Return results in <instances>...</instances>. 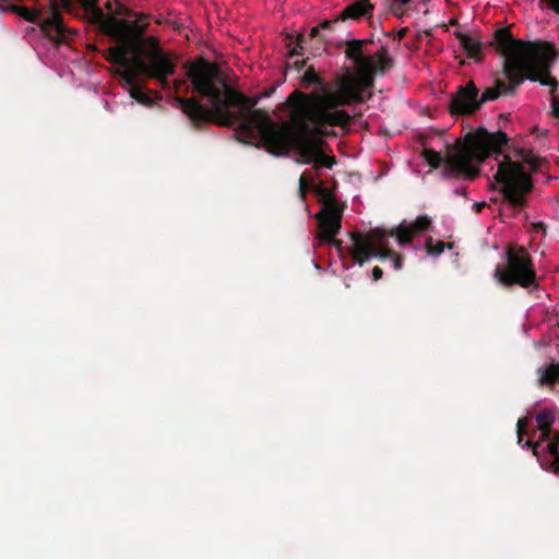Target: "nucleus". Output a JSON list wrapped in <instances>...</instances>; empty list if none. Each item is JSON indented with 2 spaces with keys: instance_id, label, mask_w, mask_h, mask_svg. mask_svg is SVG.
<instances>
[{
  "instance_id": "obj_1",
  "label": "nucleus",
  "mask_w": 559,
  "mask_h": 559,
  "mask_svg": "<svg viewBox=\"0 0 559 559\" xmlns=\"http://www.w3.org/2000/svg\"><path fill=\"white\" fill-rule=\"evenodd\" d=\"M186 76L191 83L193 93L206 97L211 108H206L195 97H176L175 100L182 112L189 118L194 127L213 121L217 126L234 127L250 141L259 140V128L252 127L249 131L245 127V120L260 99L271 96L275 87H271L262 94L248 97L229 86L226 76L214 62L203 57L185 63Z\"/></svg>"
},
{
  "instance_id": "obj_2",
  "label": "nucleus",
  "mask_w": 559,
  "mask_h": 559,
  "mask_svg": "<svg viewBox=\"0 0 559 559\" xmlns=\"http://www.w3.org/2000/svg\"><path fill=\"white\" fill-rule=\"evenodd\" d=\"M370 39H349L346 41L345 57L353 61L356 67L357 78L350 73L337 75L333 87H324L322 93H305L299 90L292 92L287 98L304 109L316 115L319 121L330 127H347L350 123V116L340 107L354 103H361V87H372L374 76L383 75L390 70L394 60L389 55L385 46L373 55H366L364 47L370 44Z\"/></svg>"
},
{
  "instance_id": "obj_3",
  "label": "nucleus",
  "mask_w": 559,
  "mask_h": 559,
  "mask_svg": "<svg viewBox=\"0 0 559 559\" xmlns=\"http://www.w3.org/2000/svg\"><path fill=\"white\" fill-rule=\"evenodd\" d=\"M489 45L503 56V78H496L495 85L478 95L479 107L499 96H512L516 88L527 79L551 86V102L556 97L558 81L550 74V68L558 57V51L548 41H524L515 39L508 27L495 31Z\"/></svg>"
},
{
  "instance_id": "obj_4",
  "label": "nucleus",
  "mask_w": 559,
  "mask_h": 559,
  "mask_svg": "<svg viewBox=\"0 0 559 559\" xmlns=\"http://www.w3.org/2000/svg\"><path fill=\"white\" fill-rule=\"evenodd\" d=\"M284 106L289 109L294 132L286 122L277 123L265 110L251 111L245 120L246 129L259 128V141L273 155H287L292 150L299 156V163H316L320 146L324 143L319 135L325 134L328 123L319 121L316 115L286 98Z\"/></svg>"
},
{
  "instance_id": "obj_5",
  "label": "nucleus",
  "mask_w": 559,
  "mask_h": 559,
  "mask_svg": "<svg viewBox=\"0 0 559 559\" xmlns=\"http://www.w3.org/2000/svg\"><path fill=\"white\" fill-rule=\"evenodd\" d=\"M508 141L506 132L490 133L480 127L453 144H448L444 156L433 148H425L421 156L432 169L443 166L444 179H475L479 175L478 166L491 154H495L498 160Z\"/></svg>"
},
{
  "instance_id": "obj_6",
  "label": "nucleus",
  "mask_w": 559,
  "mask_h": 559,
  "mask_svg": "<svg viewBox=\"0 0 559 559\" xmlns=\"http://www.w3.org/2000/svg\"><path fill=\"white\" fill-rule=\"evenodd\" d=\"M133 17L135 21L108 16L100 32L115 41L127 44L142 53L145 60H136L140 71L144 72L147 78L154 79L160 88H166L169 85L167 76L174 75L176 72V60L162 49L156 37L144 36L148 27L146 22L148 15L135 12Z\"/></svg>"
},
{
  "instance_id": "obj_7",
  "label": "nucleus",
  "mask_w": 559,
  "mask_h": 559,
  "mask_svg": "<svg viewBox=\"0 0 559 559\" xmlns=\"http://www.w3.org/2000/svg\"><path fill=\"white\" fill-rule=\"evenodd\" d=\"M518 156L522 162H513L508 155H503V159L498 163V170L493 178L497 183L501 185L500 192L503 194V199L513 207L521 209L525 205V195L533 188L532 177L523 164L528 165L532 171H537L543 159L525 150H521Z\"/></svg>"
},
{
  "instance_id": "obj_8",
  "label": "nucleus",
  "mask_w": 559,
  "mask_h": 559,
  "mask_svg": "<svg viewBox=\"0 0 559 559\" xmlns=\"http://www.w3.org/2000/svg\"><path fill=\"white\" fill-rule=\"evenodd\" d=\"M493 276L504 287L518 285L528 292L539 288L532 257L522 246L507 248L506 263L496 266Z\"/></svg>"
},
{
  "instance_id": "obj_9",
  "label": "nucleus",
  "mask_w": 559,
  "mask_h": 559,
  "mask_svg": "<svg viewBox=\"0 0 559 559\" xmlns=\"http://www.w3.org/2000/svg\"><path fill=\"white\" fill-rule=\"evenodd\" d=\"M537 429L534 435L538 432L537 440L533 442L527 440L525 447L532 448L533 454L539 460L542 455L549 454L552 457L551 468L552 472L559 473V457L557 455V448L559 447V431L552 430L551 426L556 420L555 411L550 408H543L535 415Z\"/></svg>"
},
{
  "instance_id": "obj_10",
  "label": "nucleus",
  "mask_w": 559,
  "mask_h": 559,
  "mask_svg": "<svg viewBox=\"0 0 559 559\" xmlns=\"http://www.w3.org/2000/svg\"><path fill=\"white\" fill-rule=\"evenodd\" d=\"M389 238L384 237L381 240L371 239L370 233L364 236L360 233L352 235L353 247L350 255L353 260L360 266L368 261L371 257H377L380 260L391 259L393 267L399 271L403 265V258L401 254L389 248Z\"/></svg>"
},
{
  "instance_id": "obj_11",
  "label": "nucleus",
  "mask_w": 559,
  "mask_h": 559,
  "mask_svg": "<svg viewBox=\"0 0 559 559\" xmlns=\"http://www.w3.org/2000/svg\"><path fill=\"white\" fill-rule=\"evenodd\" d=\"M343 207L337 204L334 198L330 197L322 210L316 214L319 225L317 239L320 243H331L337 250H342V241L335 239L342 227Z\"/></svg>"
},
{
  "instance_id": "obj_12",
  "label": "nucleus",
  "mask_w": 559,
  "mask_h": 559,
  "mask_svg": "<svg viewBox=\"0 0 559 559\" xmlns=\"http://www.w3.org/2000/svg\"><path fill=\"white\" fill-rule=\"evenodd\" d=\"M432 221L427 215L418 216L413 223L407 224L403 221L397 227L393 229L373 228L370 230L371 239L381 240L384 237H395L397 243L404 247L413 241V238L423 231L431 228Z\"/></svg>"
},
{
  "instance_id": "obj_13",
  "label": "nucleus",
  "mask_w": 559,
  "mask_h": 559,
  "mask_svg": "<svg viewBox=\"0 0 559 559\" xmlns=\"http://www.w3.org/2000/svg\"><path fill=\"white\" fill-rule=\"evenodd\" d=\"M479 109L478 88L473 81L457 87L451 95L449 112L452 116L472 115Z\"/></svg>"
},
{
  "instance_id": "obj_14",
  "label": "nucleus",
  "mask_w": 559,
  "mask_h": 559,
  "mask_svg": "<svg viewBox=\"0 0 559 559\" xmlns=\"http://www.w3.org/2000/svg\"><path fill=\"white\" fill-rule=\"evenodd\" d=\"M321 31L322 29L320 25H317L309 31L308 36H306L305 33H298L297 36L286 34L285 45L289 49L288 56L290 58L296 56H302L305 44H307L308 40H316V43L318 44L316 49L319 50L322 45H325L328 43L324 35L321 34Z\"/></svg>"
},
{
  "instance_id": "obj_15",
  "label": "nucleus",
  "mask_w": 559,
  "mask_h": 559,
  "mask_svg": "<svg viewBox=\"0 0 559 559\" xmlns=\"http://www.w3.org/2000/svg\"><path fill=\"white\" fill-rule=\"evenodd\" d=\"M138 59H144V56L138 50L127 44L118 43L117 46L110 47L108 50V57L107 60L112 63L117 64L120 68H128L135 66L138 71H140V68L136 64Z\"/></svg>"
},
{
  "instance_id": "obj_16",
  "label": "nucleus",
  "mask_w": 559,
  "mask_h": 559,
  "mask_svg": "<svg viewBox=\"0 0 559 559\" xmlns=\"http://www.w3.org/2000/svg\"><path fill=\"white\" fill-rule=\"evenodd\" d=\"M373 10L374 5L370 0H356L341 11L336 16V21H359L364 16H371Z\"/></svg>"
},
{
  "instance_id": "obj_17",
  "label": "nucleus",
  "mask_w": 559,
  "mask_h": 559,
  "mask_svg": "<svg viewBox=\"0 0 559 559\" xmlns=\"http://www.w3.org/2000/svg\"><path fill=\"white\" fill-rule=\"evenodd\" d=\"M11 9L25 21L38 24L41 32L48 37V32L44 28V22L48 20V12L46 5H39V3L36 2L35 8L11 5Z\"/></svg>"
},
{
  "instance_id": "obj_18",
  "label": "nucleus",
  "mask_w": 559,
  "mask_h": 559,
  "mask_svg": "<svg viewBox=\"0 0 559 559\" xmlns=\"http://www.w3.org/2000/svg\"><path fill=\"white\" fill-rule=\"evenodd\" d=\"M99 0H80L82 8L87 14L91 23L98 26L102 31L108 16L105 15L103 9L98 5Z\"/></svg>"
},
{
  "instance_id": "obj_19",
  "label": "nucleus",
  "mask_w": 559,
  "mask_h": 559,
  "mask_svg": "<svg viewBox=\"0 0 559 559\" xmlns=\"http://www.w3.org/2000/svg\"><path fill=\"white\" fill-rule=\"evenodd\" d=\"M455 37L460 40L462 48L467 53V57L475 60H480L481 43L472 36L462 32H455Z\"/></svg>"
},
{
  "instance_id": "obj_20",
  "label": "nucleus",
  "mask_w": 559,
  "mask_h": 559,
  "mask_svg": "<svg viewBox=\"0 0 559 559\" xmlns=\"http://www.w3.org/2000/svg\"><path fill=\"white\" fill-rule=\"evenodd\" d=\"M538 372L540 385L554 388L559 384V362H551L546 368L539 369Z\"/></svg>"
},
{
  "instance_id": "obj_21",
  "label": "nucleus",
  "mask_w": 559,
  "mask_h": 559,
  "mask_svg": "<svg viewBox=\"0 0 559 559\" xmlns=\"http://www.w3.org/2000/svg\"><path fill=\"white\" fill-rule=\"evenodd\" d=\"M117 74L121 78L122 85L124 87H128V90L132 88V86H135L138 84L136 76L139 74H143V75L147 76L144 72L138 71L135 66L128 67V68H121L120 70L117 71Z\"/></svg>"
},
{
  "instance_id": "obj_22",
  "label": "nucleus",
  "mask_w": 559,
  "mask_h": 559,
  "mask_svg": "<svg viewBox=\"0 0 559 559\" xmlns=\"http://www.w3.org/2000/svg\"><path fill=\"white\" fill-rule=\"evenodd\" d=\"M301 85L305 88H309L311 85H319L321 87V93L323 92L324 87H329L319 76L312 66L308 67L301 76Z\"/></svg>"
},
{
  "instance_id": "obj_23",
  "label": "nucleus",
  "mask_w": 559,
  "mask_h": 559,
  "mask_svg": "<svg viewBox=\"0 0 559 559\" xmlns=\"http://www.w3.org/2000/svg\"><path fill=\"white\" fill-rule=\"evenodd\" d=\"M445 247H448L449 249H452L453 245L445 243L442 240L433 241L432 237H428L425 241V250H426L427 254L432 255V257L440 255L444 251Z\"/></svg>"
},
{
  "instance_id": "obj_24",
  "label": "nucleus",
  "mask_w": 559,
  "mask_h": 559,
  "mask_svg": "<svg viewBox=\"0 0 559 559\" xmlns=\"http://www.w3.org/2000/svg\"><path fill=\"white\" fill-rule=\"evenodd\" d=\"M319 174L312 175L309 170L304 171L299 178V190L298 193L302 200H305L307 192L314 186V179Z\"/></svg>"
},
{
  "instance_id": "obj_25",
  "label": "nucleus",
  "mask_w": 559,
  "mask_h": 559,
  "mask_svg": "<svg viewBox=\"0 0 559 559\" xmlns=\"http://www.w3.org/2000/svg\"><path fill=\"white\" fill-rule=\"evenodd\" d=\"M129 94L131 98L135 99L138 103L150 106L153 100L152 98L144 92L143 87L139 84L135 86H132V88H129Z\"/></svg>"
},
{
  "instance_id": "obj_26",
  "label": "nucleus",
  "mask_w": 559,
  "mask_h": 559,
  "mask_svg": "<svg viewBox=\"0 0 559 559\" xmlns=\"http://www.w3.org/2000/svg\"><path fill=\"white\" fill-rule=\"evenodd\" d=\"M335 164L336 158L334 156L325 155L322 151V147L320 146V150L318 152V158L316 159L313 168L316 170L320 169L321 167L331 169Z\"/></svg>"
},
{
  "instance_id": "obj_27",
  "label": "nucleus",
  "mask_w": 559,
  "mask_h": 559,
  "mask_svg": "<svg viewBox=\"0 0 559 559\" xmlns=\"http://www.w3.org/2000/svg\"><path fill=\"white\" fill-rule=\"evenodd\" d=\"M530 418L528 417H522L516 423V433H518V443H521L523 440V437L527 435V427H528Z\"/></svg>"
},
{
  "instance_id": "obj_28",
  "label": "nucleus",
  "mask_w": 559,
  "mask_h": 559,
  "mask_svg": "<svg viewBox=\"0 0 559 559\" xmlns=\"http://www.w3.org/2000/svg\"><path fill=\"white\" fill-rule=\"evenodd\" d=\"M133 15H135V12H133L131 9L127 8L122 3L117 2L116 8L114 10V14L111 16H115L117 19V16L131 17Z\"/></svg>"
},
{
  "instance_id": "obj_29",
  "label": "nucleus",
  "mask_w": 559,
  "mask_h": 559,
  "mask_svg": "<svg viewBox=\"0 0 559 559\" xmlns=\"http://www.w3.org/2000/svg\"><path fill=\"white\" fill-rule=\"evenodd\" d=\"M169 76L170 75H168L167 78H169ZM167 81H168L169 85H168V87H166L164 90L165 91L175 90L176 93H178L180 87L186 84V82L183 80H178V79L174 80L173 82L169 81V79H167Z\"/></svg>"
},
{
  "instance_id": "obj_30",
  "label": "nucleus",
  "mask_w": 559,
  "mask_h": 559,
  "mask_svg": "<svg viewBox=\"0 0 559 559\" xmlns=\"http://www.w3.org/2000/svg\"><path fill=\"white\" fill-rule=\"evenodd\" d=\"M340 21H336V17L334 20H325L323 22H321L319 25L321 27L322 31H333V26L338 23Z\"/></svg>"
},
{
  "instance_id": "obj_31",
  "label": "nucleus",
  "mask_w": 559,
  "mask_h": 559,
  "mask_svg": "<svg viewBox=\"0 0 559 559\" xmlns=\"http://www.w3.org/2000/svg\"><path fill=\"white\" fill-rule=\"evenodd\" d=\"M540 2L546 3L549 10L554 11L556 14H559V0H540Z\"/></svg>"
},
{
  "instance_id": "obj_32",
  "label": "nucleus",
  "mask_w": 559,
  "mask_h": 559,
  "mask_svg": "<svg viewBox=\"0 0 559 559\" xmlns=\"http://www.w3.org/2000/svg\"><path fill=\"white\" fill-rule=\"evenodd\" d=\"M404 7H405V5H401V7H400V5H399V3L394 2V3H392L391 9H392V11H393V13H394V15H395V16H397V17H402V16H404V14H405V9H404Z\"/></svg>"
},
{
  "instance_id": "obj_33",
  "label": "nucleus",
  "mask_w": 559,
  "mask_h": 559,
  "mask_svg": "<svg viewBox=\"0 0 559 559\" xmlns=\"http://www.w3.org/2000/svg\"><path fill=\"white\" fill-rule=\"evenodd\" d=\"M551 115L555 118L559 119V99L557 97H554V100H552Z\"/></svg>"
},
{
  "instance_id": "obj_34",
  "label": "nucleus",
  "mask_w": 559,
  "mask_h": 559,
  "mask_svg": "<svg viewBox=\"0 0 559 559\" xmlns=\"http://www.w3.org/2000/svg\"><path fill=\"white\" fill-rule=\"evenodd\" d=\"M372 276H373V280H374V281H378V280L382 278V276H383V271H382V269H381V267H379V266H374V267L372 269Z\"/></svg>"
},
{
  "instance_id": "obj_35",
  "label": "nucleus",
  "mask_w": 559,
  "mask_h": 559,
  "mask_svg": "<svg viewBox=\"0 0 559 559\" xmlns=\"http://www.w3.org/2000/svg\"><path fill=\"white\" fill-rule=\"evenodd\" d=\"M533 228L535 231H543V234L546 233V225L543 222L534 223Z\"/></svg>"
},
{
  "instance_id": "obj_36",
  "label": "nucleus",
  "mask_w": 559,
  "mask_h": 559,
  "mask_svg": "<svg viewBox=\"0 0 559 559\" xmlns=\"http://www.w3.org/2000/svg\"><path fill=\"white\" fill-rule=\"evenodd\" d=\"M307 59L294 61V66L297 70L302 69L306 66Z\"/></svg>"
},
{
  "instance_id": "obj_37",
  "label": "nucleus",
  "mask_w": 559,
  "mask_h": 559,
  "mask_svg": "<svg viewBox=\"0 0 559 559\" xmlns=\"http://www.w3.org/2000/svg\"><path fill=\"white\" fill-rule=\"evenodd\" d=\"M486 206V202H478L474 204V211L476 213H480L481 210Z\"/></svg>"
},
{
  "instance_id": "obj_38",
  "label": "nucleus",
  "mask_w": 559,
  "mask_h": 559,
  "mask_svg": "<svg viewBox=\"0 0 559 559\" xmlns=\"http://www.w3.org/2000/svg\"><path fill=\"white\" fill-rule=\"evenodd\" d=\"M105 9L110 13V15L114 14V7H112V2L110 0H108L106 3H105Z\"/></svg>"
},
{
  "instance_id": "obj_39",
  "label": "nucleus",
  "mask_w": 559,
  "mask_h": 559,
  "mask_svg": "<svg viewBox=\"0 0 559 559\" xmlns=\"http://www.w3.org/2000/svg\"><path fill=\"white\" fill-rule=\"evenodd\" d=\"M412 0H394V2L399 3V5H406L411 3Z\"/></svg>"
},
{
  "instance_id": "obj_40",
  "label": "nucleus",
  "mask_w": 559,
  "mask_h": 559,
  "mask_svg": "<svg viewBox=\"0 0 559 559\" xmlns=\"http://www.w3.org/2000/svg\"><path fill=\"white\" fill-rule=\"evenodd\" d=\"M407 33V28H402L399 31L397 35H399V38H403Z\"/></svg>"
},
{
  "instance_id": "obj_41",
  "label": "nucleus",
  "mask_w": 559,
  "mask_h": 559,
  "mask_svg": "<svg viewBox=\"0 0 559 559\" xmlns=\"http://www.w3.org/2000/svg\"><path fill=\"white\" fill-rule=\"evenodd\" d=\"M455 193H456V194H459V195H461V194H462V195H463V194H465L464 190H455Z\"/></svg>"
},
{
  "instance_id": "obj_42",
  "label": "nucleus",
  "mask_w": 559,
  "mask_h": 559,
  "mask_svg": "<svg viewBox=\"0 0 559 559\" xmlns=\"http://www.w3.org/2000/svg\"><path fill=\"white\" fill-rule=\"evenodd\" d=\"M557 455H558V457H559V451H558V450H557Z\"/></svg>"
}]
</instances>
